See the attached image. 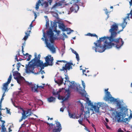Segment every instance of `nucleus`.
<instances>
[{
    "instance_id": "9d476101",
    "label": "nucleus",
    "mask_w": 132,
    "mask_h": 132,
    "mask_svg": "<svg viewBox=\"0 0 132 132\" xmlns=\"http://www.w3.org/2000/svg\"><path fill=\"white\" fill-rule=\"evenodd\" d=\"M130 5V6L132 5V1L131 0L129 2ZM128 16L125 18L123 19V21L122 23L120 24L121 26L122 27V29L119 32H118V33L122 31L123 30V29L125 28L126 24H127V22L126 21V20L127 18H129V16L131 15L130 18H131V16H132V10H131L130 12L129 13L127 14Z\"/></svg>"
},
{
    "instance_id": "c9c22d12",
    "label": "nucleus",
    "mask_w": 132,
    "mask_h": 132,
    "mask_svg": "<svg viewBox=\"0 0 132 132\" xmlns=\"http://www.w3.org/2000/svg\"><path fill=\"white\" fill-rule=\"evenodd\" d=\"M20 55V53H19V51H18V53L16 55L15 57V59L16 60L18 61H19V60H18V57Z\"/></svg>"
},
{
    "instance_id": "bb28decb",
    "label": "nucleus",
    "mask_w": 132,
    "mask_h": 132,
    "mask_svg": "<svg viewBox=\"0 0 132 132\" xmlns=\"http://www.w3.org/2000/svg\"><path fill=\"white\" fill-rule=\"evenodd\" d=\"M37 87L36 88V84H35L34 85V87H31V90L32 92H37Z\"/></svg>"
},
{
    "instance_id": "1a4fd4ad",
    "label": "nucleus",
    "mask_w": 132,
    "mask_h": 132,
    "mask_svg": "<svg viewBox=\"0 0 132 132\" xmlns=\"http://www.w3.org/2000/svg\"><path fill=\"white\" fill-rule=\"evenodd\" d=\"M13 75L14 77V78L16 80L17 82L19 84H20L21 82L24 80V77L21 76L20 73L17 71L13 72Z\"/></svg>"
},
{
    "instance_id": "a211bd4d",
    "label": "nucleus",
    "mask_w": 132,
    "mask_h": 132,
    "mask_svg": "<svg viewBox=\"0 0 132 132\" xmlns=\"http://www.w3.org/2000/svg\"><path fill=\"white\" fill-rule=\"evenodd\" d=\"M58 26L59 28L62 29L63 31H64L67 30H66V28L65 29V26L63 23H59Z\"/></svg>"
},
{
    "instance_id": "6e6d98bb",
    "label": "nucleus",
    "mask_w": 132,
    "mask_h": 132,
    "mask_svg": "<svg viewBox=\"0 0 132 132\" xmlns=\"http://www.w3.org/2000/svg\"><path fill=\"white\" fill-rule=\"evenodd\" d=\"M30 32V30L29 31H27V32H25V34L26 35H28V36L29 35V32Z\"/></svg>"
},
{
    "instance_id": "69168bd1",
    "label": "nucleus",
    "mask_w": 132,
    "mask_h": 132,
    "mask_svg": "<svg viewBox=\"0 0 132 132\" xmlns=\"http://www.w3.org/2000/svg\"><path fill=\"white\" fill-rule=\"evenodd\" d=\"M6 92H5V91H4L2 97H4L5 95V93Z\"/></svg>"
},
{
    "instance_id": "4c0bfd02",
    "label": "nucleus",
    "mask_w": 132,
    "mask_h": 132,
    "mask_svg": "<svg viewBox=\"0 0 132 132\" xmlns=\"http://www.w3.org/2000/svg\"><path fill=\"white\" fill-rule=\"evenodd\" d=\"M22 117H25L26 118L27 117L26 115V112L24 110H23V113H22Z\"/></svg>"
},
{
    "instance_id": "052dcab7",
    "label": "nucleus",
    "mask_w": 132,
    "mask_h": 132,
    "mask_svg": "<svg viewBox=\"0 0 132 132\" xmlns=\"http://www.w3.org/2000/svg\"><path fill=\"white\" fill-rule=\"evenodd\" d=\"M63 34L64 36L66 38H67L68 36H67L65 34V33L64 32L63 33Z\"/></svg>"
},
{
    "instance_id": "603ef678",
    "label": "nucleus",
    "mask_w": 132,
    "mask_h": 132,
    "mask_svg": "<svg viewBox=\"0 0 132 132\" xmlns=\"http://www.w3.org/2000/svg\"><path fill=\"white\" fill-rule=\"evenodd\" d=\"M21 64L20 63H18L17 64L16 66L17 67L20 68L21 66Z\"/></svg>"
},
{
    "instance_id": "bf43d9fd",
    "label": "nucleus",
    "mask_w": 132,
    "mask_h": 132,
    "mask_svg": "<svg viewBox=\"0 0 132 132\" xmlns=\"http://www.w3.org/2000/svg\"><path fill=\"white\" fill-rule=\"evenodd\" d=\"M64 108H62L60 109V111L63 112L64 111Z\"/></svg>"
},
{
    "instance_id": "39448f33",
    "label": "nucleus",
    "mask_w": 132,
    "mask_h": 132,
    "mask_svg": "<svg viewBox=\"0 0 132 132\" xmlns=\"http://www.w3.org/2000/svg\"><path fill=\"white\" fill-rule=\"evenodd\" d=\"M87 101L88 100V105L91 106V108H93L95 112L97 113H99L100 112L99 109L100 107H103L104 105V103L101 102H98L97 103H95L94 105L93 103L91 102L90 100H89V98H87Z\"/></svg>"
},
{
    "instance_id": "9b49d317",
    "label": "nucleus",
    "mask_w": 132,
    "mask_h": 132,
    "mask_svg": "<svg viewBox=\"0 0 132 132\" xmlns=\"http://www.w3.org/2000/svg\"><path fill=\"white\" fill-rule=\"evenodd\" d=\"M46 62L43 64V69L44 67L48 65L52 66L53 64V57L50 55L46 56L45 58Z\"/></svg>"
},
{
    "instance_id": "2f4dec72",
    "label": "nucleus",
    "mask_w": 132,
    "mask_h": 132,
    "mask_svg": "<svg viewBox=\"0 0 132 132\" xmlns=\"http://www.w3.org/2000/svg\"><path fill=\"white\" fill-rule=\"evenodd\" d=\"M66 30H66V31H69V32L67 33V34H70L72 32L74 31L73 30H71L70 28H66Z\"/></svg>"
},
{
    "instance_id": "5701e85b",
    "label": "nucleus",
    "mask_w": 132,
    "mask_h": 132,
    "mask_svg": "<svg viewBox=\"0 0 132 132\" xmlns=\"http://www.w3.org/2000/svg\"><path fill=\"white\" fill-rule=\"evenodd\" d=\"M5 125L4 123H3L2 124L1 126L2 130L1 132H6V128L5 127Z\"/></svg>"
},
{
    "instance_id": "72a5a7b5",
    "label": "nucleus",
    "mask_w": 132,
    "mask_h": 132,
    "mask_svg": "<svg viewBox=\"0 0 132 132\" xmlns=\"http://www.w3.org/2000/svg\"><path fill=\"white\" fill-rule=\"evenodd\" d=\"M104 11H105V13L107 15V19H108L109 17V14H108V13H110V12H108L107 11V9H105L104 10Z\"/></svg>"
},
{
    "instance_id": "393cba45",
    "label": "nucleus",
    "mask_w": 132,
    "mask_h": 132,
    "mask_svg": "<svg viewBox=\"0 0 132 132\" xmlns=\"http://www.w3.org/2000/svg\"><path fill=\"white\" fill-rule=\"evenodd\" d=\"M66 98V96H65V97H64L63 96H61L60 94L59 95L58 97V99L60 100H63L62 102L64 101L67 100H65Z\"/></svg>"
},
{
    "instance_id": "f03ea898",
    "label": "nucleus",
    "mask_w": 132,
    "mask_h": 132,
    "mask_svg": "<svg viewBox=\"0 0 132 132\" xmlns=\"http://www.w3.org/2000/svg\"><path fill=\"white\" fill-rule=\"evenodd\" d=\"M51 26L52 28H50L49 29V31H47V34L48 38H50V41L51 44L48 42V39L46 36V34L44 31L43 32V37L45 38V42L46 46L53 53H55L56 52L55 50L53 43L55 38L54 36V35L53 31H54L56 33L57 36L59 35L60 32L59 30L57 31V30L56 28L57 26L56 23L53 22H51Z\"/></svg>"
},
{
    "instance_id": "c03bdc74",
    "label": "nucleus",
    "mask_w": 132,
    "mask_h": 132,
    "mask_svg": "<svg viewBox=\"0 0 132 132\" xmlns=\"http://www.w3.org/2000/svg\"><path fill=\"white\" fill-rule=\"evenodd\" d=\"M128 118H126L125 119H123V121L122 122H126V121H128Z\"/></svg>"
},
{
    "instance_id": "58836bf2",
    "label": "nucleus",
    "mask_w": 132,
    "mask_h": 132,
    "mask_svg": "<svg viewBox=\"0 0 132 132\" xmlns=\"http://www.w3.org/2000/svg\"><path fill=\"white\" fill-rule=\"evenodd\" d=\"M1 115H2L1 113V112H0V121L2 122V123H5V121L2 120L1 119L2 118L1 117Z\"/></svg>"
},
{
    "instance_id": "7ed1b4c3",
    "label": "nucleus",
    "mask_w": 132,
    "mask_h": 132,
    "mask_svg": "<svg viewBox=\"0 0 132 132\" xmlns=\"http://www.w3.org/2000/svg\"><path fill=\"white\" fill-rule=\"evenodd\" d=\"M116 103L118 108L120 109L121 111L118 112L116 111H115L112 113V116L114 117L115 120L118 122H121L123 121L124 118L126 117V115L128 116V111L127 106H123V103L122 101H121L118 100Z\"/></svg>"
},
{
    "instance_id": "37998d69",
    "label": "nucleus",
    "mask_w": 132,
    "mask_h": 132,
    "mask_svg": "<svg viewBox=\"0 0 132 132\" xmlns=\"http://www.w3.org/2000/svg\"><path fill=\"white\" fill-rule=\"evenodd\" d=\"M40 54H39L38 55L37 57V59H36V61H40Z\"/></svg>"
},
{
    "instance_id": "dca6fc26",
    "label": "nucleus",
    "mask_w": 132,
    "mask_h": 132,
    "mask_svg": "<svg viewBox=\"0 0 132 132\" xmlns=\"http://www.w3.org/2000/svg\"><path fill=\"white\" fill-rule=\"evenodd\" d=\"M57 80H56L55 79H54L55 82L59 84H61L63 83L64 84L63 82V78H62V77L61 76H58L57 77Z\"/></svg>"
},
{
    "instance_id": "e2e57ef3",
    "label": "nucleus",
    "mask_w": 132,
    "mask_h": 132,
    "mask_svg": "<svg viewBox=\"0 0 132 132\" xmlns=\"http://www.w3.org/2000/svg\"><path fill=\"white\" fill-rule=\"evenodd\" d=\"M11 101L12 102V103L14 105V106H15L14 102L13 101L12 98L11 99Z\"/></svg>"
},
{
    "instance_id": "a878e982",
    "label": "nucleus",
    "mask_w": 132,
    "mask_h": 132,
    "mask_svg": "<svg viewBox=\"0 0 132 132\" xmlns=\"http://www.w3.org/2000/svg\"><path fill=\"white\" fill-rule=\"evenodd\" d=\"M35 57L32 60L30 61L29 62V63L27 65H29L30 64L33 63V62H35L36 60V59L37 57V53H35Z\"/></svg>"
},
{
    "instance_id": "2eb2a0df",
    "label": "nucleus",
    "mask_w": 132,
    "mask_h": 132,
    "mask_svg": "<svg viewBox=\"0 0 132 132\" xmlns=\"http://www.w3.org/2000/svg\"><path fill=\"white\" fill-rule=\"evenodd\" d=\"M79 9V7L77 4H74L72 5V6L70 8V9L71 12H77Z\"/></svg>"
},
{
    "instance_id": "8fccbe9b",
    "label": "nucleus",
    "mask_w": 132,
    "mask_h": 132,
    "mask_svg": "<svg viewBox=\"0 0 132 132\" xmlns=\"http://www.w3.org/2000/svg\"><path fill=\"white\" fill-rule=\"evenodd\" d=\"M28 35H26L23 38V39L24 40H26L27 39L28 37Z\"/></svg>"
},
{
    "instance_id": "49530a36",
    "label": "nucleus",
    "mask_w": 132,
    "mask_h": 132,
    "mask_svg": "<svg viewBox=\"0 0 132 132\" xmlns=\"http://www.w3.org/2000/svg\"><path fill=\"white\" fill-rule=\"evenodd\" d=\"M71 50L72 52L75 54H76L77 53L76 52V51L74 50L73 49L71 48Z\"/></svg>"
},
{
    "instance_id": "5fc2aeb1",
    "label": "nucleus",
    "mask_w": 132,
    "mask_h": 132,
    "mask_svg": "<svg viewBox=\"0 0 132 132\" xmlns=\"http://www.w3.org/2000/svg\"><path fill=\"white\" fill-rule=\"evenodd\" d=\"M57 62H67L66 61H65V60H58L57 61Z\"/></svg>"
},
{
    "instance_id": "e433bc0d",
    "label": "nucleus",
    "mask_w": 132,
    "mask_h": 132,
    "mask_svg": "<svg viewBox=\"0 0 132 132\" xmlns=\"http://www.w3.org/2000/svg\"><path fill=\"white\" fill-rule=\"evenodd\" d=\"M20 55V53H19V51H18V53L16 55L15 57V59L16 60L18 61H19V60H18V57Z\"/></svg>"
},
{
    "instance_id": "ddd939ff",
    "label": "nucleus",
    "mask_w": 132,
    "mask_h": 132,
    "mask_svg": "<svg viewBox=\"0 0 132 132\" xmlns=\"http://www.w3.org/2000/svg\"><path fill=\"white\" fill-rule=\"evenodd\" d=\"M56 126H55L54 128L53 129V132H60L62 129L60 123L59 122L56 121Z\"/></svg>"
},
{
    "instance_id": "4be33fe9",
    "label": "nucleus",
    "mask_w": 132,
    "mask_h": 132,
    "mask_svg": "<svg viewBox=\"0 0 132 132\" xmlns=\"http://www.w3.org/2000/svg\"><path fill=\"white\" fill-rule=\"evenodd\" d=\"M68 112L69 116L70 118L73 119H75L76 118V116L75 114H73L71 113L70 112L69 110H68Z\"/></svg>"
},
{
    "instance_id": "338daca9",
    "label": "nucleus",
    "mask_w": 132,
    "mask_h": 132,
    "mask_svg": "<svg viewBox=\"0 0 132 132\" xmlns=\"http://www.w3.org/2000/svg\"><path fill=\"white\" fill-rule=\"evenodd\" d=\"M34 21H33L32 22H31V23L30 24V27H33V26H32V22H33Z\"/></svg>"
},
{
    "instance_id": "f3484780",
    "label": "nucleus",
    "mask_w": 132,
    "mask_h": 132,
    "mask_svg": "<svg viewBox=\"0 0 132 132\" xmlns=\"http://www.w3.org/2000/svg\"><path fill=\"white\" fill-rule=\"evenodd\" d=\"M64 89L63 88H62V89H59V90L58 91L56 92H55V90L54 89H53V91L52 92V93L53 95L55 96L56 95H58V96L60 94L59 93L61 92Z\"/></svg>"
},
{
    "instance_id": "c85d7f7f",
    "label": "nucleus",
    "mask_w": 132,
    "mask_h": 132,
    "mask_svg": "<svg viewBox=\"0 0 132 132\" xmlns=\"http://www.w3.org/2000/svg\"><path fill=\"white\" fill-rule=\"evenodd\" d=\"M32 112L30 110H28L26 111V114L27 117L28 116H30Z\"/></svg>"
},
{
    "instance_id": "cd10ccee",
    "label": "nucleus",
    "mask_w": 132,
    "mask_h": 132,
    "mask_svg": "<svg viewBox=\"0 0 132 132\" xmlns=\"http://www.w3.org/2000/svg\"><path fill=\"white\" fill-rule=\"evenodd\" d=\"M41 3V1L40 0H38V2L36 3V10H37L39 9V4Z\"/></svg>"
},
{
    "instance_id": "20e7f679",
    "label": "nucleus",
    "mask_w": 132,
    "mask_h": 132,
    "mask_svg": "<svg viewBox=\"0 0 132 132\" xmlns=\"http://www.w3.org/2000/svg\"><path fill=\"white\" fill-rule=\"evenodd\" d=\"M43 62L40 61H36L29 65L26 64V72L27 73H29L31 72L34 73L33 70L35 68V66L39 67L42 69H43Z\"/></svg>"
},
{
    "instance_id": "f8f14e48",
    "label": "nucleus",
    "mask_w": 132,
    "mask_h": 132,
    "mask_svg": "<svg viewBox=\"0 0 132 132\" xmlns=\"http://www.w3.org/2000/svg\"><path fill=\"white\" fill-rule=\"evenodd\" d=\"M12 75L11 73L7 79V81L3 85V87L2 88V89L4 90L5 92H8V89L9 84L11 82L12 78Z\"/></svg>"
},
{
    "instance_id": "4d7b16f0",
    "label": "nucleus",
    "mask_w": 132,
    "mask_h": 132,
    "mask_svg": "<svg viewBox=\"0 0 132 132\" xmlns=\"http://www.w3.org/2000/svg\"><path fill=\"white\" fill-rule=\"evenodd\" d=\"M26 118V117L22 116L21 119L19 120V121L21 122L23 120V119H25Z\"/></svg>"
},
{
    "instance_id": "79ce46f5",
    "label": "nucleus",
    "mask_w": 132,
    "mask_h": 132,
    "mask_svg": "<svg viewBox=\"0 0 132 132\" xmlns=\"http://www.w3.org/2000/svg\"><path fill=\"white\" fill-rule=\"evenodd\" d=\"M76 55V57L78 61H79V57L78 54L77 53L75 54Z\"/></svg>"
},
{
    "instance_id": "a18cd8bd",
    "label": "nucleus",
    "mask_w": 132,
    "mask_h": 132,
    "mask_svg": "<svg viewBox=\"0 0 132 132\" xmlns=\"http://www.w3.org/2000/svg\"><path fill=\"white\" fill-rule=\"evenodd\" d=\"M78 122L80 124L82 125V119H79L78 120Z\"/></svg>"
},
{
    "instance_id": "0eeeda50",
    "label": "nucleus",
    "mask_w": 132,
    "mask_h": 132,
    "mask_svg": "<svg viewBox=\"0 0 132 132\" xmlns=\"http://www.w3.org/2000/svg\"><path fill=\"white\" fill-rule=\"evenodd\" d=\"M71 84L69 86V87L73 89H76V90L82 95H84V90H82V88L80 86V85L77 84L75 81L70 82Z\"/></svg>"
},
{
    "instance_id": "aec40b11",
    "label": "nucleus",
    "mask_w": 132,
    "mask_h": 132,
    "mask_svg": "<svg viewBox=\"0 0 132 132\" xmlns=\"http://www.w3.org/2000/svg\"><path fill=\"white\" fill-rule=\"evenodd\" d=\"M87 111H84V118H88L89 116V108H87Z\"/></svg>"
},
{
    "instance_id": "4468645a",
    "label": "nucleus",
    "mask_w": 132,
    "mask_h": 132,
    "mask_svg": "<svg viewBox=\"0 0 132 132\" xmlns=\"http://www.w3.org/2000/svg\"><path fill=\"white\" fill-rule=\"evenodd\" d=\"M64 0H61L58 2H56L55 4L52 7V9H56L59 6H62V5H64Z\"/></svg>"
},
{
    "instance_id": "6ab92c4d",
    "label": "nucleus",
    "mask_w": 132,
    "mask_h": 132,
    "mask_svg": "<svg viewBox=\"0 0 132 132\" xmlns=\"http://www.w3.org/2000/svg\"><path fill=\"white\" fill-rule=\"evenodd\" d=\"M56 98L55 97L52 96L47 98V100L48 102L50 103L53 102H55Z\"/></svg>"
},
{
    "instance_id": "774afa93",
    "label": "nucleus",
    "mask_w": 132,
    "mask_h": 132,
    "mask_svg": "<svg viewBox=\"0 0 132 132\" xmlns=\"http://www.w3.org/2000/svg\"><path fill=\"white\" fill-rule=\"evenodd\" d=\"M34 15H35V18H36L37 17V15H36V13L34 12Z\"/></svg>"
},
{
    "instance_id": "680f3d73",
    "label": "nucleus",
    "mask_w": 132,
    "mask_h": 132,
    "mask_svg": "<svg viewBox=\"0 0 132 132\" xmlns=\"http://www.w3.org/2000/svg\"><path fill=\"white\" fill-rule=\"evenodd\" d=\"M52 0H49V1H48V2H49L50 5H51V3H52Z\"/></svg>"
},
{
    "instance_id": "412c9836",
    "label": "nucleus",
    "mask_w": 132,
    "mask_h": 132,
    "mask_svg": "<svg viewBox=\"0 0 132 132\" xmlns=\"http://www.w3.org/2000/svg\"><path fill=\"white\" fill-rule=\"evenodd\" d=\"M65 90V92L67 93V94L66 95H65V100H67L70 97V90L69 89L67 90L66 89Z\"/></svg>"
},
{
    "instance_id": "c756f323",
    "label": "nucleus",
    "mask_w": 132,
    "mask_h": 132,
    "mask_svg": "<svg viewBox=\"0 0 132 132\" xmlns=\"http://www.w3.org/2000/svg\"><path fill=\"white\" fill-rule=\"evenodd\" d=\"M48 5V2L46 1H45L44 3L42 4V5L44 6L45 8L47 7Z\"/></svg>"
},
{
    "instance_id": "f257e3e1",
    "label": "nucleus",
    "mask_w": 132,
    "mask_h": 132,
    "mask_svg": "<svg viewBox=\"0 0 132 132\" xmlns=\"http://www.w3.org/2000/svg\"><path fill=\"white\" fill-rule=\"evenodd\" d=\"M109 32L111 33L110 36L102 37L94 42L95 47H93L92 49L95 51L96 52L102 53L106 49H109L112 46L116 47L117 49H119L123 45L124 42L122 38H116L118 28L116 23L112 24L110 27Z\"/></svg>"
},
{
    "instance_id": "09e8293b",
    "label": "nucleus",
    "mask_w": 132,
    "mask_h": 132,
    "mask_svg": "<svg viewBox=\"0 0 132 132\" xmlns=\"http://www.w3.org/2000/svg\"><path fill=\"white\" fill-rule=\"evenodd\" d=\"M37 88H42V89H43L44 88V86H38V85H37Z\"/></svg>"
},
{
    "instance_id": "de8ad7c7",
    "label": "nucleus",
    "mask_w": 132,
    "mask_h": 132,
    "mask_svg": "<svg viewBox=\"0 0 132 132\" xmlns=\"http://www.w3.org/2000/svg\"><path fill=\"white\" fill-rule=\"evenodd\" d=\"M105 125L106 126V128L108 129H110V127L107 125V123H105Z\"/></svg>"
},
{
    "instance_id": "864d4df0",
    "label": "nucleus",
    "mask_w": 132,
    "mask_h": 132,
    "mask_svg": "<svg viewBox=\"0 0 132 132\" xmlns=\"http://www.w3.org/2000/svg\"><path fill=\"white\" fill-rule=\"evenodd\" d=\"M92 35H91V37L95 36L97 37V38L98 39L97 36L95 34H92Z\"/></svg>"
},
{
    "instance_id": "6e6552de",
    "label": "nucleus",
    "mask_w": 132,
    "mask_h": 132,
    "mask_svg": "<svg viewBox=\"0 0 132 132\" xmlns=\"http://www.w3.org/2000/svg\"><path fill=\"white\" fill-rule=\"evenodd\" d=\"M108 88H107L105 90L106 92V95L104 98V99L107 101H110L111 102H117L118 101V100L114 98L113 97L111 96L110 92L108 91Z\"/></svg>"
},
{
    "instance_id": "13d9d810",
    "label": "nucleus",
    "mask_w": 132,
    "mask_h": 132,
    "mask_svg": "<svg viewBox=\"0 0 132 132\" xmlns=\"http://www.w3.org/2000/svg\"><path fill=\"white\" fill-rule=\"evenodd\" d=\"M118 132H124L120 128H119L118 130Z\"/></svg>"
},
{
    "instance_id": "f704fd0d",
    "label": "nucleus",
    "mask_w": 132,
    "mask_h": 132,
    "mask_svg": "<svg viewBox=\"0 0 132 132\" xmlns=\"http://www.w3.org/2000/svg\"><path fill=\"white\" fill-rule=\"evenodd\" d=\"M61 52L62 53V56L63 54H64L65 52V46H64V47H62L61 49Z\"/></svg>"
},
{
    "instance_id": "b1692460",
    "label": "nucleus",
    "mask_w": 132,
    "mask_h": 132,
    "mask_svg": "<svg viewBox=\"0 0 132 132\" xmlns=\"http://www.w3.org/2000/svg\"><path fill=\"white\" fill-rule=\"evenodd\" d=\"M25 56H26V58L27 60V61H29L30 60L31 57V55H29L28 53H27L26 54Z\"/></svg>"
},
{
    "instance_id": "a19ab883",
    "label": "nucleus",
    "mask_w": 132,
    "mask_h": 132,
    "mask_svg": "<svg viewBox=\"0 0 132 132\" xmlns=\"http://www.w3.org/2000/svg\"><path fill=\"white\" fill-rule=\"evenodd\" d=\"M46 28H47L49 26V19L46 20Z\"/></svg>"
},
{
    "instance_id": "473e14b6",
    "label": "nucleus",
    "mask_w": 132,
    "mask_h": 132,
    "mask_svg": "<svg viewBox=\"0 0 132 132\" xmlns=\"http://www.w3.org/2000/svg\"><path fill=\"white\" fill-rule=\"evenodd\" d=\"M82 85L83 86V89H82V90H84V94L86 92V91L85 90V84L84 83V81H83L82 80Z\"/></svg>"
},
{
    "instance_id": "3c124183",
    "label": "nucleus",
    "mask_w": 132,
    "mask_h": 132,
    "mask_svg": "<svg viewBox=\"0 0 132 132\" xmlns=\"http://www.w3.org/2000/svg\"><path fill=\"white\" fill-rule=\"evenodd\" d=\"M47 124H49V123H48ZM49 124V126H51L52 127H53V126H54V127H55V126H56V125H55V124L53 125L52 123H51Z\"/></svg>"
},
{
    "instance_id": "7c9ffc66",
    "label": "nucleus",
    "mask_w": 132,
    "mask_h": 132,
    "mask_svg": "<svg viewBox=\"0 0 132 132\" xmlns=\"http://www.w3.org/2000/svg\"><path fill=\"white\" fill-rule=\"evenodd\" d=\"M78 0H72L70 3L73 4V5L75 4H76L78 3Z\"/></svg>"
},
{
    "instance_id": "0e129e2a",
    "label": "nucleus",
    "mask_w": 132,
    "mask_h": 132,
    "mask_svg": "<svg viewBox=\"0 0 132 132\" xmlns=\"http://www.w3.org/2000/svg\"><path fill=\"white\" fill-rule=\"evenodd\" d=\"M86 35L88 36H90L91 35H92V34H91L90 33H88Z\"/></svg>"
},
{
    "instance_id": "ea45409f",
    "label": "nucleus",
    "mask_w": 132,
    "mask_h": 132,
    "mask_svg": "<svg viewBox=\"0 0 132 132\" xmlns=\"http://www.w3.org/2000/svg\"><path fill=\"white\" fill-rule=\"evenodd\" d=\"M81 108L80 110L82 112V113L84 112V107L83 105V104H82L81 105Z\"/></svg>"
},
{
    "instance_id": "423d86ee",
    "label": "nucleus",
    "mask_w": 132,
    "mask_h": 132,
    "mask_svg": "<svg viewBox=\"0 0 132 132\" xmlns=\"http://www.w3.org/2000/svg\"><path fill=\"white\" fill-rule=\"evenodd\" d=\"M72 65L73 63L72 62L67 63L65 64L64 66L62 67V69H60L61 71H64L65 72L64 75L66 76L65 78L67 80L65 81V82L64 83V85L66 84V82H70V81L69 80V78L68 76L67 75V70H69L70 69H72V66L71 65Z\"/></svg>"
}]
</instances>
